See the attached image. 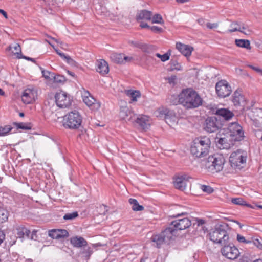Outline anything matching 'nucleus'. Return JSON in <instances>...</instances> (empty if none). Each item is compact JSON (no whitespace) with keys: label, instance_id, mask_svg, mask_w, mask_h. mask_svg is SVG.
Segmentation results:
<instances>
[{"label":"nucleus","instance_id":"obj_6","mask_svg":"<svg viewBox=\"0 0 262 262\" xmlns=\"http://www.w3.org/2000/svg\"><path fill=\"white\" fill-rule=\"evenodd\" d=\"M215 91L219 98H224L228 97L232 90L231 85L226 80H221L215 84Z\"/></svg>","mask_w":262,"mask_h":262},{"label":"nucleus","instance_id":"obj_39","mask_svg":"<svg viewBox=\"0 0 262 262\" xmlns=\"http://www.w3.org/2000/svg\"><path fill=\"white\" fill-rule=\"evenodd\" d=\"M150 20H151L152 23H156L160 24H164V20L162 18V17L159 14H156L154 16L152 15L151 19Z\"/></svg>","mask_w":262,"mask_h":262},{"label":"nucleus","instance_id":"obj_14","mask_svg":"<svg viewBox=\"0 0 262 262\" xmlns=\"http://www.w3.org/2000/svg\"><path fill=\"white\" fill-rule=\"evenodd\" d=\"M83 101L92 110L97 111L100 107V103L97 102L88 92L83 95Z\"/></svg>","mask_w":262,"mask_h":262},{"label":"nucleus","instance_id":"obj_51","mask_svg":"<svg viewBox=\"0 0 262 262\" xmlns=\"http://www.w3.org/2000/svg\"><path fill=\"white\" fill-rule=\"evenodd\" d=\"M237 240L239 242H240V243H245V244H251V243H252V241H251L246 239L245 237H244L243 236H242V235H241L240 234H237Z\"/></svg>","mask_w":262,"mask_h":262},{"label":"nucleus","instance_id":"obj_54","mask_svg":"<svg viewBox=\"0 0 262 262\" xmlns=\"http://www.w3.org/2000/svg\"><path fill=\"white\" fill-rule=\"evenodd\" d=\"M152 32H155V33H161L163 31V29L161 27H157V26H151L150 27V28H149Z\"/></svg>","mask_w":262,"mask_h":262},{"label":"nucleus","instance_id":"obj_42","mask_svg":"<svg viewBox=\"0 0 262 262\" xmlns=\"http://www.w3.org/2000/svg\"><path fill=\"white\" fill-rule=\"evenodd\" d=\"M200 188L204 192L208 194H211L214 192L213 188L209 185H200Z\"/></svg>","mask_w":262,"mask_h":262},{"label":"nucleus","instance_id":"obj_52","mask_svg":"<svg viewBox=\"0 0 262 262\" xmlns=\"http://www.w3.org/2000/svg\"><path fill=\"white\" fill-rule=\"evenodd\" d=\"M195 144L196 143L194 140L190 147V152L191 154L194 157V159H195V157H196V156H195V155L196 154V146H195Z\"/></svg>","mask_w":262,"mask_h":262},{"label":"nucleus","instance_id":"obj_45","mask_svg":"<svg viewBox=\"0 0 262 262\" xmlns=\"http://www.w3.org/2000/svg\"><path fill=\"white\" fill-rule=\"evenodd\" d=\"M54 78V82L57 83H63L66 81V78L60 75H55L52 76Z\"/></svg>","mask_w":262,"mask_h":262},{"label":"nucleus","instance_id":"obj_23","mask_svg":"<svg viewBox=\"0 0 262 262\" xmlns=\"http://www.w3.org/2000/svg\"><path fill=\"white\" fill-rule=\"evenodd\" d=\"M135 120H133V122H136L138 124L142 129H148L150 125L148 117L145 115H140L139 116L135 117Z\"/></svg>","mask_w":262,"mask_h":262},{"label":"nucleus","instance_id":"obj_50","mask_svg":"<svg viewBox=\"0 0 262 262\" xmlns=\"http://www.w3.org/2000/svg\"><path fill=\"white\" fill-rule=\"evenodd\" d=\"M41 72L43 77H45L46 79H49L50 77H52V76L54 75L53 73L50 72L48 71H46L45 70H42Z\"/></svg>","mask_w":262,"mask_h":262},{"label":"nucleus","instance_id":"obj_44","mask_svg":"<svg viewBox=\"0 0 262 262\" xmlns=\"http://www.w3.org/2000/svg\"><path fill=\"white\" fill-rule=\"evenodd\" d=\"M78 216L77 212L66 213L63 217L64 220H72Z\"/></svg>","mask_w":262,"mask_h":262},{"label":"nucleus","instance_id":"obj_17","mask_svg":"<svg viewBox=\"0 0 262 262\" xmlns=\"http://www.w3.org/2000/svg\"><path fill=\"white\" fill-rule=\"evenodd\" d=\"M163 238L166 241V244H169L171 241H173L175 237L178 235V233L171 224L165 230L161 232Z\"/></svg>","mask_w":262,"mask_h":262},{"label":"nucleus","instance_id":"obj_24","mask_svg":"<svg viewBox=\"0 0 262 262\" xmlns=\"http://www.w3.org/2000/svg\"><path fill=\"white\" fill-rule=\"evenodd\" d=\"M206 223V220L198 218V236L203 238L209 233V231L205 225Z\"/></svg>","mask_w":262,"mask_h":262},{"label":"nucleus","instance_id":"obj_48","mask_svg":"<svg viewBox=\"0 0 262 262\" xmlns=\"http://www.w3.org/2000/svg\"><path fill=\"white\" fill-rule=\"evenodd\" d=\"M155 55L159 58L163 62H165L168 60H169L170 54L169 53V51L165 54L163 55H161L159 53H156Z\"/></svg>","mask_w":262,"mask_h":262},{"label":"nucleus","instance_id":"obj_19","mask_svg":"<svg viewBox=\"0 0 262 262\" xmlns=\"http://www.w3.org/2000/svg\"><path fill=\"white\" fill-rule=\"evenodd\" d=\"M119 117L121 120L125 121H130L133 123L136 115L127 106H121L119 112Z\"/></svg>","mask_w":262,"mask_h":262},{"label":"nucleus","instance_id":"obj_63","mask_svg":"<svg viewBox=\"0 0 262 262\" xmlns=\"http://www.w3.org/2000/svg\"><path fill=\"white\" fill-rule=\"evenodd\" d=\"M158 112L159 113V114H161L162 115H166L168 113L167 110L166 109H165V110L163 109L162 110H159Z\"/></svg>","mask_w":262,"mask_h":262},{"label":"nucleus","instance_id":"obj_47","mask_svg":"<svg viewBox=\"0 0 262 262\" xmlns=\"http://www.w3.org/2000/svg\"><path fill=\"white\" fill-rule=\"evenodd\" d=\"M14 124L18 128H19V129L29 130V129H31V127L30 126L29 124H27L26 123H23V122H21V123L15 122V123H14Z\"/></svg>","mask_w":262,"mask_h":262},{"label":"nucleus","instance_id":"obj_34","mask_svg":"<svg viewBox=\"0 0 262 262\" xmlns=\"http://www.w3.org/2000/svg\"><path fill=\"white\" fill-rule=\"evenodd\" d=\"M231 202L235 205L247 206L250 208H254V207L250 204L247 203L242 198H235L231 199Z\"/></svg>","mask_w":262,"mask_h":262},{"label":"nucleus","instance_id":"obj_59","mask_svg":"<svg viewBox=\"0 0 262 262\" xmlns=\"http://www.w3.org/2000/svg\"><path fill=\"white\" fill-rule=\"evenodd\" d=\"M5 238V234L4 231L0 229V245L3 242Z\"/></svg>","mask_w":262,"mask_h":262},{"label":"nucleus","instance_id":"obj_31","mask_svg":"<svg viewBox=\"0 0 262 262\" xmlns=\"http://www.w3.org/2000/svg\"><path fill=\"white\" fill-rule=\"evenodd\" d=\"M151 241L155 243L156 247L158 248L161 247V245L164 243H166L165 239L163 238L162 235L160 233L159 234L154 235L151 238Z\"/></svg>","mask_w":262,"mask_h":262},{"label":"nucleus","instance_id":"obj_35","mask_svg":"<svg viewBox=\"0 0 262 262\" xmlns=\"http://www.w3.org/2000/svg\"><path fill=\"white\" fill-rule=\"evenodd\" d=\"M233 26L234 27H232V29H229L228 30V32L232 33V32H236V31H239V32H241L246 35L248 34V33H247V32H244L243 31V30H245L246 29V28L244 26L241 27L239 24L238 23V22L235 21V22L231 24V26Z\"/></svg>","mask_w":262,"mask_h":262},{"label":"nucleus","instance_id":"obj_38","mask_svg":"<svg viewBox=\"0 0 262 262\" xmlns=\"http://www.w3.org/2000/svg\"><path fill=\"white\" fill-rule=\"evenodd\" d=\"M8 212L4 208L0 207V223H3L7 220Z\"/></svg>","mask_w":262,"mask_h":262},{"label":"nucleus","instance_id":"obj_29","mask_svg":"<svg viewBox=\"0 0 262 262\" xmlns=\"http://www.w3.org/2000/svg\"><path fill=\"white\" fill-rule=\"evenodd\" d=\"M96 71L103 75L108 73L109 72V68L107 63L104 59H101L98 61Z\"/></svg>","mask_w":262,"mask_h":262},{"label":"nucleus","instance_id":"obj_55","mask_svg":"<svg viewBox=\"0 0 262 262\" xmlns=\"http://www.w3.org/2000/svg\"><path fill=\"white\" fill-rule=\"evenodd\" d=\"M252 243H253L255 246L257 247L258 248L262 249V243L258 239H255L252 241Z\"/></svg>","mask_w":262,"mask_h":262},{"label":"nucleus","instance_id":"obj_11","mask_svg":"<svg viewBox=\"0 0 262 262\" xmlns=\"http://www.w3.org/2000/svg\"><path fill=\"white\" fill-rule=\"evenodd\" d=\"M71 244L76 248H84L83 253H85L87 256H90L91 254V248L88 247L87 248L85 247L87 246L86 241L82 237L76 236L72 237L70 239Z\"/></svg>","mask_w":262,"mask_h":262},{"label":"nucleus","instance_id":"obj_46","mask_svg":"<svg viewBox=\"0 0 262 262\" xmlns=\"http://www.w3.org/2000/svg\"><path fill=\"white\" fill-rule=\"evenodd\" d=\"M169 102L173 105L180 104V97L178 96L172 95L169 98Z\"/></svg>","mask_w":262,"mask_h":262},{"label":"nucleus","instance_id":"obj_1","mask_svg":"<svg viewBox=\"0 0 262 262\" xmlns=\"http://www.w3.org/2000/svg\"><path fill=\"white\" fill-rule=\"evenodd\" d=\"M231 229L227 223L216 224L207 234V237L214 244L221 245L228 243L229 231Z\"/></svg>","mask_w":262,"mask_h":262},{"label":"nucleus","instance_id":"obj_7","mask_svg":"<svg viewBox=\"0 0 262 262\" xmlns=\"http://www.w3.org/2000/svg\"><path fill=\"white\" fill-rule=\"evenodd\" d=\"M222 127L220 118L216 117H208L203 124L204 129L208 133H214Z\"/></svg>","mask_w":262,"mask_h":262},{"label":"nucleus","instance_id":"obj_33","mask_svg":"<svg viewBox=\"0 0 262 262\" xmlns=\"http://www.w3.org/2000/svg\"><path fill=\"white\" fill-rule=\"evenodd\" d=\"M235 45L239 47L246 48L248 50L251 49L250 42L249 40L247 39H235Z\"/></svg>","mask_w":262,"mask_h":262},{"label":"nucleus","instance_id":"obj_53","mask_svg":"<svg viewBox=\"0 0 262 262\" xmlns=\"http://www.w3.org/2000/svg\"><path fill=\"white\" fill-rule=\"evenodd\" d=\"M24 228L23 226H20L17 228V234L18 236L20 238L23 237L25 235L24 230H22Z\"/></svg>","mask_w":262,"mask_h":262},{"label":"nucleus","instance_id":"obj_12","mask_svg":"<svg viewBox=\"0 0 262 262\" xmlns=\"http://www.w3.org/2000/svg\"><path fill=\"white\" fill-rule=\"evenodd\" d=\"M216 144L220 149H229L231 145L234 144V141L227 135L225 134L223 137H219L217 136L215 139Z\"/></svg>","mask_w":262,"mask_h":262},{"label":"nucleus","instance_id":"obj_20","mask_svg":"<svg viewBox=\"0 0 262 262\" xmlns=\"http://www.w3.org/2000/svg\"><path fill=\"white\" fill-rule=\"evenodd\" d=\"M211 156L207 158L202 159L198 158V163L202 169L206 170L208 172L214 173L213 166L212 165V159Z\"/></svg>","mask_w":262,"mask_h":262},{"label":"nucleus","instance_id":"obj_15","mask_svg":"<svg viewBox=\"0 0 262 262\" xmlns=\"http://www.w3.org/2000/svg\"><path fill=\"white\" fill-rule=\"evenodd\" d=\"M170 224L178 233L179 230H184L189 227L191 225V222L189 219L184 218L173 221Z\"/></svg>","mask_w":262,"mask_h":262},{"label":"nucleus","instance_id":"obj_25","mask_svg":"<svg viewBox=\"0 0 262 262\" xmlns=\"http://www.w3.org/2000/svg\"><path fill=\"white\" fill-rule=\"evenodd\" d=\"M128 43L134 47L141 49L145 53H149L152 50L150 46L140 41L129 40Z\"/></svg>","mask_w":262,"mask_h":262},{"label":"nucleus","instance_id":"obj_8","mask_svg":"<svg viewBox=\"0 0 262 262\" xmlns=\"http://www.w3.org/2000/svg\"><path fill=\"white\" fill-rule=\"evenodd\" d=\"M198 153L200 152L198 158H201L207 156L210 147V139L206 136H204L198 138Z\"/></svg>","mask_w":262,"mask_h":262},{"label":"nucleus","instance_id":"obj_40","mask_svg":"<svg viewBox=\"0 0 262 262\" xmlns=\"http://www.w3.org/2000/svg\"><path fill=\"white\" fill-rule=\"evenodd\" d=\"M12 129V127L10 125H6L4 127L0 126V136L7 135Z\"/></svg>","mask_w":262,"mask_h":262},{"label":"nucleus","instance_id":"obj_27","mask_svg":"<svg viewBox=\"0 0 262 262\" xmlns=\"http://www.w3.org/2000/svg\"><path fill=\"white\" fill-rule=\"evenodd\" d=\"M186 182L187 180L186 179V176H181L175 179L174 181V186L176 188L183 191L185 189Z\"/></svg>","mask_w":262,"mask_h":262},{"label":"nucleus","instance_id":"obj_36","mask_svg":"<svg viewBox=\"0 0 262 262\" xmlns=\"http://www.w3.org/2000/svg\"><path fill=\"white\" fill-rule=\"evenodd\" d=\"M110 58L115 63L124 64L123 59V54L113 53L111 54Z\"/></svg>","mask_w":262,"mask_h":262},{"label":"nucleus","instance_id":"obj_30","mask_svg":"<svg viewBox=\"0 0 262 262\" xmlns=\"http://www.w3.org/2000/svg\"><path fill=\"white\" fill-rule=\"evenodd\" d=\"M152 15V12L143 10L138 13L136 16V19L138 21L141 20H150Z\"/></svg>","mask_w":262,"mask_h":262},{"label":"nucleus","instance_id":"obj_9","mask_svg":"<svg viewBox=\"0 0 262 262\" xmlns=\"http://www.w3.org/2000/svg\"><path fill=\"white\" fill-rule=\"evenodd\" d=\"M224 247L221 249V253L227 258L234 260L239 256V252L233 243L223 244Z\"/></svg>","mask_w":262,"mask_h":262},{"label":"nucleus","instance_id":"obj_26","mask_svg":"<svg viewBox=\"0 0 262 262\" xmlns=\"http://www.w3.org/2000/svg\"><path fill=\"white\" fill-rule=\"evenodd\" d=\"M176 48L183 55L186 57L190 56L193 50L192 47L181 42H177Z\"/></svg>","mask_w":262,"mask_h":262},{"label":"nucleus","instance_id":"obj_4","mask_svg":"<svg viewBox=\"0 0 262 262\" xmlns=\"http://www.w3.org/2000/svg\"><path fill=\"white\" fill-rule=\"evenodd\" d=\"M226 133L234 142L243 140L245 137L244 131L242 127L236 122L231 123L228 125Z\"/></svg>","mask_w":262,"mask_h":262},{"label":"nucleus","instance_id":"obj_10","mask_svg":"<svg viewBox=\"0 0 262 262\" xmlns=\"http://www.w3.org/2000/svg\"><path fill=\"white\" fill-rule=\"evenodd\" d=\"M55 99L57 105L60 108H66L71 104L70 96L63 91L56 93Z\"/></svg>","mask_w":262,"mask_h":262},{"label":"nucleus","instance_id":"obj_5","mask_svg":"<svg viewBox=\"0 0 262 262\" xmlns=\"http://www.w3.org/2000/svg\"><path fill=\"white\" fill-rule=\"evenodd\" d=\"M247 154L241 149L233 152L229 158V161L232 167L240 168L242 164L246 163Z\"/></svg>","mask_w":262,"mask_h":262},{"label":"nucleus","instance_id":"obj_2","mask_svg":"<svg viewBox=\"0 0 262 262\" xmlns=\"http://www.w3.org/2000/svg\"><path fill=\"white\" fill-rule=\"evenodd\" d=\"M180 104L187 109L196 107V92L192 88L183 89L179 94Z\"/></svg>","mask_w":262,"mask_h":262},{"label":"nucleus","instance_id":"obj_56","mask_svg":"<svg viewBox=\"0 0 262 262\" xmlns=\"http://www.w3.org/2000/svg\"><path fill=\"white\" fill-rule=\"evenodd\" d=\"M218 26H219V25L216 23H207L206 24V27L210 29H215L218 27Z\"/></svg>","mask_w":262,"mask_h":262},{"label":"nucleus","instance_id":"obj_22","mask_svg":"<svg viewBox=\"0 0 262 262\" xmlns=\"http://www.w3.org/2000/svg\"><path fill=\"white\" fill-rule=\"evenodd\" d=\"M48 235L53 239H61L69 236L68 232L65 229H53L48 231Z\"/></svg>","mask_w":262,"mask_h":262},{"label":"nucleus","instance_id":"obj_18","mask_svg":"<svg viewBox=\"0 0 262 262\" xmlns=\"http://www.w3.org/2000/svg\"><path fill=\"white\" fill-rule=\"evenodd\" d=\"M212 159V165L214 172H219L223 170V165L225 162V159L221 155H214L211 156Z\"/></svg>","mask_w":262,"mask_h":262},{"label":"nucleus","instance_id":"obj_13","mask_svg":"<svg viewBox=\"0 0 262 262\" xmlns=\"http://www.w3.org/2000/svg\"><path fill=\"white\" fill-rule=\"evenodd\" d=\"M37 91L34 89H27L24 90L22 95L21 100L25 104L32 103L37 97Z\"/></svg>","mask_w":262,"mask_h":262},{"label":"nucleus","instance_id":"obj_43","mask_svg":"<svg viewBox=\"0 0 262 262\" xmlns=\"http://www.w3.org/2000/svg\"><path fill=\"white\" fill-rule=\"evenodd\" d=\"M201 106L205 107L208 110L211 108V106L207 104L198 94V107Z\"/></svg>","mask_w":262,"mask_h":262},{"label":"nucleus","instance_id":"obj_16","mask_svg":"<svg viewBox=\"0 0 262 262\" xmlns=\"http://www.w3.org/2000/svg\"><path fill=\"white\" fill-rule=\"evenodd\" d=\"M242 90L241 89H237L233 93L232 101L234 106L244 107L245 104L246 99L245 96L242 94Z\"/></svg>","mask_w":262,"mask_h":262},{"label":"nucleus","instance_id":"obj_3","mask_svg":"<svg viewBox=\"0 0 262 262\" xmlns=\"http://www.w3.org/2000/svg\"><path fill=\"white\" fill-rule=\"evenodd\" d=\"M82 117L79 112L74 111L63 117V125L66 128L75 129L81 124Z\"/></svg>","mask_w":262,"mask_h":262},{"label":"nucleus","instance_id":"obj_32","mask_svg":"<svg viewBox=\"0 0 262 262\" xmlns=\"http://www.w3.org/2000/svg\"><path fill=\"white\" fill-rule=\"evenodd\" d=\"M125 94L130 98V102L137 101V99L141 96L139 91L127 90L125 91Z\"/></svg>","mask_w":262,"mask_h":262},{"label":"nucleus","instance_id":"obj_41","mask_svg":"<svg viewBox=\"0 0 262 262\" xmlns=\"http://www.w3.org/2000/svg\"><path fill=\"white\" fill-rule=\"evenodd\" d=\"M63 59L69 64L70 66L74 67H77L78 63L73 59L70 56L68 55H65V56L63 58Z\"/></svg>","mask_w":262,"mask_h":262},{"label":"nucleus","instance_id":"obj_58","mask_svg":"<svg viewBox=\"0 0 262 262\" xmlns=\"http://www.w3.org/2000/svg\"><path fill=\"white\" fill-rule=\"evenodd\" d=\"M123 63H125L127 62H130L133 60V58L132 57L126 56L123 54Z\"/></svg>","mask_w":262,"mask_h":262},{"label":"nucleus","instance_id":"obj_60","mask_svg":"<svg viewBox=\"0 0 262 262\" xmlns=\"http://www.w3.org/2000/svg\"><path fill=\"white\" fill-rule=\"evenodd\" d=\"M22 230H24L25 235H26L27 237L29 238L30 237V231L27 229L26 228H25L24 226V228H23Z\"/></svg>","mask_w":262,"mask_h":262},{"label":"nucleus","instance_id":"obj_61","mask_svg":"<svg viewBox=\"0 0 262 262\" xmlns=\"http://www.w3.org/2000/svg\"><path fill=\"white\" fill-rule=\"evenodd\" d=\"M140 26L142 28H150V26L146 23L141 22Z\"/></svg>","mask_w":262,"mask_h":262},{"label":"nucleus","instance_id":"obj_28","mask_svg":"<svg viewBox=\"0 0 262 262\" xmlns=\"http://www.w3.org/2000/svg\"><path fill=\"white\" fill-rule=\"evenodd\" d=\"M215 114L218 115L219 118L222 117L226 120H229L234 116L233 113L227 108L217 109Z\"/></svg>","mask_w":262,"mask_h":262},{"label":"nucleus","instance_id":"obj_62","mask_svg":"<svg viewBox=\"0 0 262 262\" xmlns=\"http://www.w3.org/2000/svg\"><path fill=\"white\" fill-rule=\"evenodd\" d=\"M55 50L56 52L57 53V54L58 55H59L60 56V57H61L63 59V58L66 55L64 53L60 52L59 50L55 49Z\"/></svg>","mask_w":262,"mask_h":262},{"label":"nucleus","instance_id":"obj_57","mask_svg":"<svg viewBox=\"0 0 262 262\" xmlns=\"http://www.w3.org/2000/svg\"><path fill=\"white\" fill-rule=\"evenodd\" d=\"M248 67L259 74L262 75V69L259 68L258 67H254L251 65H249Z\"/></svg>","mask_w":262,"mask_h":262},{"label":"nucleus","instance_id":"obj_37","mask_svg":"<svg viewBox=\"0 0 262 262\" xmlns=\"http://www.w3.org/2000/svg\"><path fill=\"white\" fill-rule=\"evenodd\" d=\"M129 203L132 205V209L135 211H142L144 209V207L139 204L137 200L134 199H129Z\"/></svg>","mask_w":262,"mask_h":262},{"label":"nucleus","instance_id":"obj_49","mask_svg":"<svg viewBox=\"0 0 262 262\" xmlns=\"http://www.w3.org/2000/svg\"><path fill=\"white\" fill-rule=\"evenodd\" d=\"M14 49L15 51V52H14V54L15 55H17V57L19 59L21 58V48L19 44H16L14 47Z\"/></svg>","mask_w":262,"mask_h":262},{"label":"nucleus","instance_id":"obj_64","mask_svg":"<svg viewBox=\"0 0 262 262\" xmlns=\"http://www.w3.org/2000/svg\"><path fill=\"white\" fill-rule=\"evenodd\" d=\"M198 23H199L200 25L203 26L205 24V20L203 18H200L198 19Z\"/></svg>","mask_w":262,"mask_h":262},{"label":"nucleus","instance_id":"obj_21","mask_svg":"<svg viewBox=\"0 0 262 262\" xmlns=\"http://www.w3.org/2000/svg\"><path fill=\"white\" fill-rule=\"evenodd\" d=\"M211 156L207 158L202 159L198 158V163L202 169L206 170L208 172L214 173L213 166L212 165V159Z\"/></svg>","mask_w":262,"mask_h":262}]
</instances>
